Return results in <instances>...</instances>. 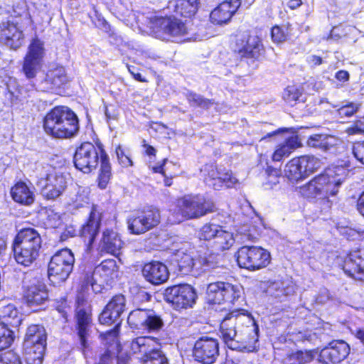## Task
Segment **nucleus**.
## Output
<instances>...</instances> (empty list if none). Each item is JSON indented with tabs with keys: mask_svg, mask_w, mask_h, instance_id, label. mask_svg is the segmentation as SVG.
I'll use <instances>...</instances> for the list:
<instances>
[{
	"mask_svg": "<svg viewBox=\"0 0 364 364\" xmlns=\"http://www.w3.org/2000/svg\"><path fill=\"white\" fill-rule=\"evenodd\" d=\"M354 28L350 26L339 25L332 28L329 38L333 40H338L346 36L348 33L352 32Z\"/></svg>",
	"mask_w": 364,
	"mask_h": 364,
	"instance_id": "54",
	"label": "nucleus"
},
{
	"mask_svg": "<svg viewBox=\"0 0 364 364\" xmlns=\"http://www.w3.org/2000/svg\"><path fill=\"white\" fill-rule=\"evenodd\" d=\"M237 261L240 267L255 271L269 264L270 255L260 247L245 245L238 250Z\"/></svg>",
	"mask_w": 364,
	"mask_h": 364,
	"instance_id": "10",
	"label": "nucleus"
},
{
	"mask_svg": "<svg viewBox=\"0 0 364 364\" xmlns=\"http://www.w3.org/2000/svg\"><path fill=\"white\" fill-rule=\"evenodd\" d=\"M23 297L28 306L36 307L43 304L48 298L46 286L37 277L26 274L23 279Z\"/></svg>",
	"mask_w": 364,
	"mask_h": 364,
	"instance_id": "13",
	"label": "nucleus"
},
{
	"mask_svg": "<svg viewBox=\"0 0 364 364\" xmlns=\"http://www.w3.org/2000/svg\"><path fill=\"white\" fill-rule=\"evenodd\" d=\"M224 301L234 303L240 296V289L237 286L228 282H224Z\"/></svg>",
	"mask_w": 364,
	"mask_h": 364,
	"instance_id": "50",
	"label": "nucleus"
},
{
	"mask_svg": "<svg viewBox=\"0 0 364 364\" xmlns=\"http://www.w3.org/2000/svg\"><path fill=\"white\" fill-rule=\"evenodd\" d=\"M76 331L80 348L85 358H92L95 355V346L90 340L92 333V320L89 307L78 304L75 313Z\"/></svg>",
	"mask_w": 364,
	"mask_h": 364,
	"instance_id": "6",
	"label": "nucleus"
},
{
	"mask_svg": "<svg viewBox=\"0 0 364 364\" xmlns=\"http://www.w3.org/2000/svg\"><path fill=\"white\" fill-rule=\"evenodd\" d=\"M100 157L101 165L98 178L99 186L100 188H105L112 176V168L109 157L103 149L99 154L92 143L84 142L76 149L73 162L76 168L88 173L96 168Z\"/></svg>",
	"mask_w": 364,
	"mask_h": 364,
	"instance_id": "2",
	"label": "nucleus"
},
{
	"mask_svg": "<svg viewBox=\"0 0 364 364\" xmlns=\"http://www.w3.org/2000/svg\"><path fill=\"white\" fill-rule=\"evenodd\" d=\"M222 226L214 223H206L200 229L199 237L204 240H215Z\"/></svg>",
	"mask_w": 364,
	"mask_h": 364,
	"instance_id": "45",
	"label": "nucleus"
},
{
	"mask_svg": "<svg viewBox=\"0 0 364 364\" xmlns=\"http://www.w3.org/2000/svg\"><path fill=\"white\" fill-rule=\"evenodd\" d=\"M41 247V238L36 230H22L17 234L13 243L16 261L21 265L29 267L38 258Z\"/></svg>",
	"mask_w": 364,
	"mask_h": 364,
	"instance_id": "5",
	"label": "nucleus"
},
{
	"mask_svg": "<svg viewBox=\"0 0 364 364\" xmlns=\"http://www.w3.org/2000/svg\"><path fill=\"white\" fill-rule=\"evenodd\" d=\"M154 33L162 41H174L187 33L186 24L174 16L160 18L155 22Z\"/></svg>",
	"mask_w": 364,
	"mask_h": 364,
	"instance_id": "14",
	"label": "nucleus"
},
{
	"mask_svg": "<svg viewBox=\"0 0 364 364\" xmlns=\"http://www.w3.org/2000/svg\"><path fill=\"white\" fill-rule=\"evenodd\" d=\"M201 171L203 173L205 183L215 190L223 187L232 188L238 183L231 171L218 169L214 164H205Z\"/></svg>",
	"mask_w": 364,
	"mask_h": 364,
	"instance_id": "19",
	"label": "nucleus"
},
{
	"mask_svg": "<svg viewBox=\"0 0 364 364\" xmlns=\"http://www.w3.org/2000/svg\"><path fill=\"white\" fill-rule=\"evenodd\" d=\"M21 315L14 304H9L0 308V324L8 327H18L21 322Z\"/></svg>",
	"mask_w": 364,
	"mask_h": 364,
	"instance_id": "33",
	"label": "nucleus"
},
{
	"mask_svg": "<svg viewBox=\"0 0 364 364\" xmlns=\"http://www.w3.org/2000/svg\"><path fill=\"white\" fill-rule=\"evenodd\" d=\"M74 263V255L70 250L65 248L58 251L48 264L49 279L53 283L65 282L72 272Z\"/></svg>",
	"mask_w": 364,
	"mask_h": 364,
	"instance_id": "9",
	"label": "nucleus"
},
{
	"mask_svg": "<svg viewBox=\"0 0 364 364\" xmlns=\"http://www.w3.org/2000/svg\"><path fill=\"white\" fill-rule=\"evenodd\" d=\"M316 355L315 350H298L290 354L282 364H306L311 362Z\"/></svg>",
	"mask_w": 364,
	"mask_h": 364,
	"instance_id": "38",
	"label": "nucleus"
},
{
	"mask_svg": "<svg viewBox=\"0 0 364 364\" xmlns=\"http://www.w3.org/2000/svg\"><path fill=\"white\" fill-rule=\"evenodd\" d=\"M23 33L15 24L7 21L0 25V42L11 49L18 48L23 43Z\"/></svg>",
	"mask_w": 364,
	"mask_h": 364,
	"instance_id": "24",
	"label": "nucleus"
},
{
	"mask_svg": "<svg viewBox=\"0 0 364 364\" xmlns=\"http://www.w3.org/2000/svg\"><path fill=\"white\" fill-rule=\"evenodd\" d=\"M186 99L191 106L200 107L203 109H208L214 104L213 100L205 98L199 94L190 91L186 93Z\"/></svg>",
	"mask_w": 364,
	"mask_h": 364,
	"instance_id": "44",
	"label": "nucleus"
},
{
	"mask_svg": "<svg viewBox=\"0 0 364 364\" xmlns=\"http://www.w3.org/2000/svg\"><path fill=\"white\" fill-rule=\"evenodd\" d=\"M43 216V223L47 228H56L62 223L60 215L53 210H46Z\"/></svg>",
	"mask_w": 364,
	"mask_h": 364,
	"instance_id": "49",
	"label": "nucleus"
},
{
	"mask_svg": "<svg viewBox=\"0 0 364 364\" xmlns=\"http://www.w3.org/2000/svg\"><path fill=\"white\" fill-rule=\"evenodd\" d=\"M195 360L203 364H212L219 355V346L217 340L202 337L196 341L193 350Z\"/></svg>",
	"mask_w": 364,
	"mask_h": 364,
	"instance_id": "21",
	"label": "nucleus"
},
{
	"mask_svg": "<svg viewBox=\"0 0 364 364\" xmlns=\"http://www.w3.org/2000/svg\"><path fill=\"white\" fill-rule=\"evenodd\" d=\"M235 243L233 234L224 230L223 228L216 236L213 244L218 250H225L230 249Z\"/></svg>",
	"mask_w": 364,
	"mask_h": 364,
	"instance_id": "41",
	"label": "nucleus"
},
{
	"mask_svg": "<svg viewBox=\"0 0 364 364\" xmlns=\"http://www.w3.org/2000/svg\"><path fill=\"white\" fill-rule=\"evenodd\" d=\"M241 5L240 0L224 1L210 14L212 23L223 24L228 22Z\"/></svg>",
	"mask_w": 364,
	"mask_h": 364,
	"instance_id": "23",
	"label": "nucleus"
},
{
	"mask_svg": "<svg viewBox=\"0 0 364 364\" xmlns=\"http://www.w3.org/2000/svg\"><path fill=\"white\" fill-rule=\"evenodd\" d=\"M142 364H169L168 358L161 349L154 348L144 358Z\"/></svg>",
	"mask_w": 364,
	"mask_h": 364,
	"instance_id": "47",
	"label": "nucleus"
},
{
	"mask_svg": "<svg viewBox=\"0 0 364 364\" xmlns=\"http://www.w3.org/2000/svg\"><path fill=\"white\" fill-rule=\"evenodd\" d=\"M47 334L43 326L31 325L28 327L24 338L23 347H46Z\"/></svg>",
	"mask_w": 364,
	"mask_h": 364,
	"instance_id": "30",
	"label": "nucleus"
},
{
	"mask_svg": "<svg viewBox=\"0 0 364 364\" xmlns=\"http://www.w3.org/2000/svg\"><path fill=\"white\" fill-rule=\"evenodd\" d=\"M43 55V43L38 38L33 39L28 46L22 68V70L28 79L35 77L41 70Z\"/></svg>",
	"mask_w": 364,
	"mask_h": 364,
	"instance_id": "18",
	"label": "nucleus"
},
{
	"mask_svg": "<svg viewBox=\"0 0 364 364\" xmlns=\"http://www.w3.org/2000/svg\"><path fill=\"white\" fill-rule=\"evenodd\" d=\"M330 299L329 292L324 289L321 291V294L318 296L316 300L319 303H325Z\"/></svg>",
	"mask_w": 364,
	"mask_h": 364,
	"instance_id": "63",
	"label": "nucleus"
},
{
	"mask_svg": "<svg viewBox=\"0 0 364 364\" xmlns=\"http://www.w3.org/2000/svg\"><path fill=\"white\" fill-rule=\"evenodd\" d=\"M115 154L119 164L123 167H129L133 165V162L128 152L124 149L120 145L117 146L115 149Z\"/></svg>",
	"mask_w": 364,
	"mask_h": 364,
	"instance_id": "53",
	"label": "nucleus"
},
{
	"mask_svg": "<svg viewBox=\"0 0 364 364\" xmlns=\"http://www.w3.org/2000/svg\"><path fill=\"white\" fill-rule=\"evenodd\" d=\"M199 0H170L167 8L176 14L190 18L198 11Z\"/></svg>",
	"mask_w": 364,
	"mask_h": 364,
	"instance_id": "28",
	"label": "nucleus"
},
{
	"mask_svg": "<svg viewBox=\"0 0 364 364\" xmlns=\"http://www.w3.org/2000/svg\"><path fill=\"white\" fill-rule=\"evenodd\" d=\"M126 309V299L122 294L114 296L99 316V321L102 324H115L113 330L107 331L106 338L115 342L117 336V328L121 323V315Z\"/></svg>",
	"mask_w": 364,
	"mask_h": 364,
	"instance_id": "7",
	"label": "nucleus"
},
{
	"mask_svg": "<svg viewBox=\"0 0 364 364\" xmlns=\"http://www.w3.org/2000/svg\"><path fill=\"white\" fill-rule=\"evenodd\" d=\"M346 132L350 134H361L364 133V126L361 122H357L355 124L346 129Z\"/></svg>",
	"mask_w": 364,
	"mask_h": 364,
	"instance_id": "61",
	"label": "nucleus"
},
{
	"mask_svg": "<svg viewBox=\"0 0 364 364\" xmlns=\"http://www.w3.org/2000/svg\"><path fill=\"white\" fill-rule=\"evenodd\" d=\"M302 92V89L295 85H291L284 90L282 97L287 103L294 105L297 101L300 100Z\"/></svg>",
	"mask_w": 364,
	"mask_h": 364,
	"instance_id": "46",
	"label": "nucleus"
},
{
	"mask_svg": "<svg viewBox=\"0 0 364 364\" xmlns=\"http://www.w3.org/2000/svg\"><path fill=\"white\" fill-rule=\"evenodd\" d=\"M164 299L176 310L191 308L196 304L197 294L189 284L169 287L164 294Z\"/></svg>",
	"mask_w": 364,
	"mask_h": 364,
	"instance_id": "11",
	"label": "nucleus"
},
{
	"mask_svg": "<svg viewBox=\"0 0 364 364\" xmlns=\"http://www.w3.org/2000/svg\"><path fill=\"white\" fill-rule=\"evenodd\" d=\"M353 154L358 161L364 164V141L354 144Z\"/></svg>",
	"mask_w": 364,
	"mask_h": 364,
	"instance_id": "58",
	"label": "nucleus"
},
{
	"mask_svg": "<svg viewBox=\"0 0 364 364\" xmlns=\"http://www.w3.org/2000/svg\"><path fill=\"white\" fill-rule=\"evenodd\" d=\"M360 106V104L350 102L349 104L340 107L337 112L341 117H351L358 112Z\"/></svg>",
	"mask_w": 364,
	"mask_h": 364,
	"instance_id": "56",
	"label": "nucleus"
},
{
	"mask_svg": "<svg viewBox=\"0 0 364 364\" xmlns=\"http://www.w3.org/2000/svg\"><path fill=\"white\" fill-rule=\"evenodd\" d=\"M46 347L39 345L37 347H23L25 360L27 364H41Z\"/></svg>",
	"mask_w": 364,
	"mask_h": 364,
	"instance_id": "39",
	"label": "nucleus"
},
{
	"mask_svg": "<svg viewBox=\"0 0 364 364\" xmlns=\"http://www.w3.org/2000/svg\"><path fill=\"white\" fill-rule=\"evenodd\" d=\"M48 77L54 81V85L59 87L68 81L65 70L62 66L49 70Z\"/></svg>",
	"mask_w": 364,
	"mask_h": 364,
	"instance_id": "52",
	"label": "nucleus"
},
{
	"mask_svg": "<svg viewBox=\"0 0 364 364\" xmlns=\"http://www.w3.org/2000/svg\"><path fill=\"white\" fill-rule=\"evenodd\" d=\"M159 209L149 207L128 220V228L132 234L139 235L155 228L160 223Z\"/></svg>",
	"mask_w": 364,
	"mask_h": 364,
	"instance_id": "15",
	"label": "nucleus"
},
{
	"mask_svg": "<svg viewBox=\"0 0 364 364\" xmlns=\"http://www.w3.org/2000/svg\"><path fill=\"white\" fill-rule=\"evenodd\" d=\"M114 12L117 17L124 21L127 26H132L134 23L137 21L136 14L133 12L132 9L122 2H119L115 6Z\"/></svg>",
	"mask_w": 364,
	"mask_h": 364,
	"instance_id": "40",
	"label": "nucleus"
},
{
	"mask_svg": "<svg viewBox=\"0 0 364 364\" xmlns=\"http://www.w3.org/2000/svg\"><path fill=\"white\" fill-rule=\"evenodd\" d=\"M14 340V332L11 328L0 324V351L9 348Z\"/></svg>",
	"mask_w": 364,
	"mask_h": 364,
	"instance_id": "48",
	"label": "nucleus"
},
{
	"mask_svg": "<svg viewBox=\"0 0 364 364\" xmlns=\"http://www.w3.org/2000/svg\"><path fill=\"white\" fill-rule=\"evenodd\" d=\"M237 44L240 47L239 52L242 56L247 58H258L262 48L258 36L247 33L243 34L241 38H238Z\"/></svg>",
	"mask_w": 364,
	"mask_h": 364,
	"instance_id": "26",
	"label": "nucleus"
},
{
	"mask_svg": "<svg viewBox=\"0 0 364 364\" xmlns=\"http://www.w3.org/2000/svg\"><path fill=\"white\" fill-rule=\"evenodd\" d=\"M117 264L114 259H106L97 266L92 272H87L84 277L82 287L91 286L93 291H100L101 286L107 282L110 277L117 272Z\"/></svg>",
	"mask_w": 364,
	"mask_h": 364,
	"instance_id": "17",
	"label": "nucleus"
},
{
	"mask_svg": "<svg viewBox=\"0 0 364 364\" xmlns=\"http://www.w3.org/2000/svg\"><path fill=\"white\" fill-rule=\"evenodd\" d=\"M0 364H22V362L16 353L9 350L1 355Z\"/></svg>",
	"mask_w": 364,
	"mask_h": 364,
	"instance_id": "55",
	"label": "nucleus"
},
{
	"mask_svg": "<svg viewBox=\"0 0 364 364\" xmlns=\"http://www.w3.org/2000/svg\"><path fill=\"white\" fill-rule=\"evenodd\" d=\"M300 158H294L289 161L284 169L285 176L290 181H297L306 177V173L303 171Z\"/></svg>",
	"mask_w": 364,
	"mask_h": 364,
	"instance_id": "36",
	"label": "nucleus"
},
{
	"mask_svg": "<svg viewBox=\"0 0 364 364\" xmlns=\"http://www.w3.org/2000/svg\"><path fill=\"white\" fill-rule=\"evenodd\" d=\"M176 257L179 271L182 274H188L191 273L195 268L196 269H198L197 267V262L190 254L178 250L176 254Z\"/></svg>",
	"mask_w": 364,
	"mask_h": 364,
	"instance_id": "37",
	"label": "nucleus"
},
{
	"mask_svg": "<svg viewBox=\"0 0 364 364\" xmlns=\"http://www.w3.org/2000/svg\"><path fill=\"white\" fill-rule=\"evenodd\" d=\"M59 87L54 85V81L48 77V72L47 73L45 79L41 82L40 88L43 91H49L55 88Z\"/></svg>",
	"mask_w": 364,
	"mask_h": 364,
	"instance_id": "60",
	"label": "nucleus"
},
{
	"mask_svg": "<svg viewBox=\"0 0 364 364\" xmlns=\"http://www.w3.org/2000/svg\"><path fill=\"white\" fill-rule=\"evenodd\" d=\"M157 344L156 338L151 336H139L129 343L130 352L141 356V362L151 353Z\"/></svg>",
	"mask_w": 364,
	"mask_h": 364,
	"instance_id": "27",
	"label": "nucleus"
},
{
	"mask_svg": "<svg viewBox=\"0 0 364 364\" xmlns=\"http://www.w3.org/2000/svg\"><path fill=\"white\" fill-rule=\"evenodd\" d=\"M142 274L147 282L154 285L165 282L169 277L167 267L160 262L146 264L142 269Z\"/></svg>",
	"mask_w": 364,
	"mask_h": 364,
	"instance_id": "25",
	"label": "nucleus"
},
{
	"mask_svg": "<svg viewBox=\"0 0 364 364\" xmlns=\"http://www.w3.org/2000/svg\"><path fill=\"white\" fill-rule=\"evenodd\" d=\"M178 211L185 219L199 218L215 210L213 200L201 196H185L178 201Z\"/></svg>",
	"mask_w": 364,
	"mask_h": 364,
	"instance_id": "8",
	"label": "nucleus"
},
{
	"mask_svg": "<svg viewBox=\"0 0 364 364\" xmlns=\"http://www.w3.org/2000/svg\"><path fill=\"white\" fill-rule=\"evenodd\" d=\"M272 38L274 42L279 43L286 40L287 33L281 27L274 26L272 28Z\"/></svg>",
	"mask_w": 364,
	"mask_h": 364,
	"instance_id": "57",
	"label": "nucleus"
},
{
	"mask_svg": "<svg viewBox=\"0 0 364 364\" xmlns=\"http://www.w3.org/2000/svg\"><path fill=\"white\" fill-rule=\"evenodd\" d=\"M101 222V214L95 208L90 213L88 220L80 230L81 236L92 244L98 234Z\"/></svg>",
	"mask_w": 364,
	"mask_h": 364,
	"instance_id": "29",
	"label": "nucleus"
},
{
	"mask_svg": "<svg viewBox=\"0 0 364 364\" xmlns=\"http://www.w3.org/2000/svg\"><path fill=\"white\" fill-rule=\"evenodd\" d=\"M267 292L274 297L287 295L289 293V288L284 287V283L280 280L271 282L267 287Z\"/></svg>",
	"mask_w": 364,
	"mask_h": 364,
	"instance_id": "51",
	"label": "nucleus"
},
{
	"mask_svg": "<svg viewBox=\"0 0 364 364\" xmlns=\"http://www.w3.org/2000/svg\"><path fill=\"white\" fill-rule=\"evenodd\" d=\"M336 141V138L331 135L314 134L308 139L307 145L326 151L335 145Z\"/></svg>",
	"mask_w": 364,
	"mask_h": 364,
	"instance_id": "35",
	"label": "nucleus"
},
{
	"mask_svg": "<svg viewBox=\"0 0 364 364\" xmlns=\"http://www.w3.org/2000/svg\"><path fill=\"white\" fill-rule=\"evenodd\" d=\"M301 143L297 135H292L285 139L283 143H281L274 152L272 159L274 161H280L283 157L289 156V154L296 149L300 147Z\"/></svg>",
	"mask_w": 364,
	"mask_h": 364,
	"instance_id": "32",
	"label": "nucleus"
},
{
	"mask_svg": "<svg viewBox=\"0 0 364 364\" xmlns=\"http://www.w3.org/2000/svg\"><path fill=\"white\" fill-rule=\"evenodd\" d=\"M114 358V353L110 349H107L100 355V361L97 364H112Z\"/></svg>",
	"mask_w": 364,
	"mask_h": 364,
	"instance_id": "59",
	"label": "nucleus"
},
{
	"mask_svg": "<svg viewBox=\"0 0 364 364\" xmlns=\"http://www.w3.org/2000/svg\"><path fill=\"white\" fill-rule=\"evenodd\" d=\"M68 178L63 173L50 170L46 178L39 181L41 195L48 200H55L60 197L65 191Z\"/></svg>",
	"mask_w": 364,
	"mask_h": 364,
	"instance_id": "16",
	"label": "nucleus"
},
{
	"mask_svg": "<svg viewBox=\"0 0 364 364\" xmlns=\"http://www.w3.org/2000/svg\"><path fill=\"white\" fill-rule=\"evenodd\" d=\"M336 78L341 82L348 81L349 79V73L346 70H339L336 73Z\"/></svg>",
	"mask_w": 364,
	"mask_h": 364,
	"instance_id": "64",
	"label": "nucleus"
},
{
	"mask_svg": "<svg viewBox=\"0 0 364 364\" xmlns=\"http://www.w3.org/2000/svg\"><path fill=\"white\" fill-rule=\"evenodd\" d=\"M303 171L306 173V177L316 171L321 166V161L314 156H301L299 157Z\"/></svg>",
	"mask_w": 364,
	"mask_h": 364,
	"instance_id": "43",
	"label": "nucleus"
},
{
	"mask_svg": "<svg viewBox=\"0 0 364 364\" xmlns=\"http://www.w3.org/2000/svg\"><path fill=\"white\" fill-rule=\"evenodd\" d=\"M45 132L55 138L68 139L77 134L79 121L76 114L69 107L57 106L45 117Z\"/></svg>",
	"mask_w": 364,
	"mask_h": 364,
	"instance_id": "4",
	"label": "nucleus"
},
{
	"mask_svg": "<svg viewBox=\"0 0 364 364\" xmlns=\"http://www.w3.org/2000/svg\"><path fill=\"white\" fill-rule=\"evenodd\" d=\"M343 269L350 277L364 281V252H350L344 260Z\"/></svg>",
	"mask_w": 364,
	"mask_h": 364,
	"instance_id": "22",
	"label": "nucleus"
},
{
	"mask_svg": "<svg viewBox=\"0 0 364 364\" xmlns=\"http://www.w3.org/2000/svg\"><path fill=\"white\" fill-rule=\"evenodd\" d=\"M122 247V241L116 232L112 230H106L103 232L100 242L102 251L117 255L119 254Z\"/></svg>",
	"mask_w": 364,
	"mask_h": 364,
	"instance_id": "31",
	"label": "nucleus"
},
{
	"mask_svg": "<svg viewBox=\"0 0 364 364\" xmlns=\"http://www.w3.org/2000/svg\"><path fill=\"white\" fill-rule=\"evenodd\" d=\"M350 353L349 345L343 340L330 342L323 348L316 360L317 364H337L343 360Z\"/></svg>",
	"mask_w": 364,
	"mask_h": 364,
	"instance_id": "20",
	"label": "nucleus"
},
{
	"mask_svg": "<svg viewBox=\"0 0 364 364\" xmlns=\"http://www.w3.org/2000/svg\"><path fill=\"white\" fill-rule=\"evenodd\" d=\"M259 327L255 320L237 311L226 314L220 327V337L232 350L252 352L257 348Z\"/></svg>",
	"mask_w": 364,
	"mask_h": 364,
	"instance_id": "1",
	"label": "nucleus"
},
{
	"mask_svg": "<svg viewBox=\"0 0 364 364\" xmlns=\"http://www.w3.org/2000/svg\"><path fill=\"white\" fill-rule=\"evenodd\" d=\"M357 209L359 213L364 218V192L359 196L358 199Z\"/></svg>",
	"mask_w": 364,
	"mask_h": 364,
	"instance_id": "62",
	"label": "nucleus"
},
{
	"mask_svg": "<svg viewBox=\"0 0 364 364\" xmlns=\"http://www.w3.org/2000/svg\"><path fill=\"white\" fill-rule=\"evenodd\" d=\"M223 287L224 282H223L211 283L208 286L207 295L210 302L220 304L224 301Z\"/></svg>",
	"mask_w": 364,
	"mask_h": 364,
	"instance_id": "42",
	"label": "nucleus"
},
{
	"mask_svg": "<svg viewBox=\"0 0 364 364\" xmlns=\"http://www.w3.org/2000/svg\"><path fill=\"white\" fill-rule=\"evenodd\" d=\"M346 170L340 166L328 168L308 183L299 187V193L306 198H327L335 196L344 180Z\"/></svg>",
	"mask_w": 364,
	"mask_h": 364,
	"instance_id": "3",
	"label": "nucleus"
},
{
	"mask_svg": "<svg viewBox=\"0 0 364 364\" xmlns=\"http://www.w3.org/2000/svg\"><path fill=\"white\" fill-rule=\"evenodd\" d=\"M127 322L132 328L148 332L159 331L164 326L162 318L152 309H137L132 311Z\"/></svg>",
	"mask_w": 364,
	"mask_h": 364,
	"instance_id": "12",
	"label": "nucleus"
},
{
	"mask_svg": "<svg viewBox=\"0 0 364 364\" xmlns=\"http://www.w3.org/2000/svg\"><path fill=\"white\" fill-rule=\"evenodd\" d=\"M13 199L21 204L30 205L34 201V194L23 182L17 183L11 191Z\"/></svg>",
	"mask_w": 364,
	"mask_h": 364,
	"instance_id": "34",
	"label": "nucleus"
}]
</instances>
